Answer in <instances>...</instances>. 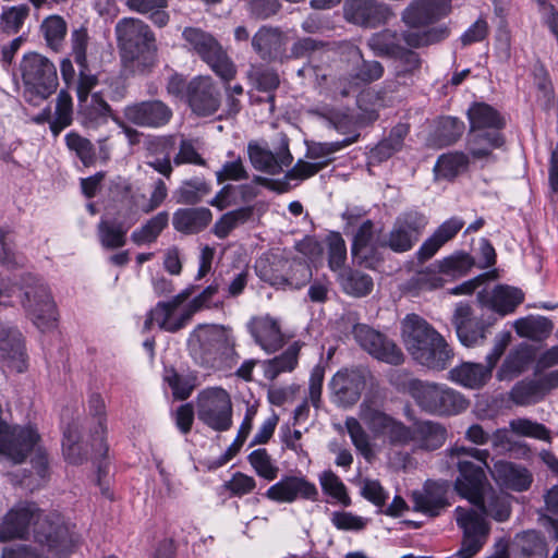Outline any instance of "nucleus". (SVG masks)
<instances>
[{"label": "nucleus", "instance_id": "23", "mask_svg": "<svg viewBox=\"0 0 558 558\" xmlns=\"http://www.w3.org/2000/svg\"><path fill=\"white\" fill-rule=\"evenodd\" d=\"M266 497L276 502H293L298 497L316 500L318 490L313 483L304 477L286 476L270 486Z\"/></svg>", "mask_w": 558, "mask_h": 558}, {"label": "nucleus", "instance_id": "26", "mask_svg": "<svg viewBox=\"0 0 558 558\" xmlns=\"http://www.w3.org/2000/svg\"><path fill=\"white\" fill-rule=\"evenodd\" d=\"M180 306L172 301L158 302L147 314L144 322V330L148 331L156 324L161 330L167 332H178L186 325V318L183 310L179 313Z\"/></svg>", "mask_w": 558, "mask_h": 558}, {"label": "nucleus", "instance_id": "61", "mask_svg": "<svg viewBox=\"0 0 558 558\" xmlns=\"http://www.w3.org/2000/svg\"><path fill=\"white\" fill-rule=\"evenodd\" d=\"M464 131V123L457 118L447 117L440 120L436 138L440 146H449L456 143Z\"/></svg>", "mask_w": 558, "mask_h": 558}, {"label": "nucleus", "instance_id": "17", "mask_svg": "<svg viewBox=\"0 0 558 558\" xmlns=\"http://www.w3.org/2000/svg\"><path fill=\"white\" fill-rule=\"evenodd\" d=\"M368 375L364 368H344L337 372L329 383L333 402L343 408L355 404L366 386Z\"/></svg>", "mask_w": 558, "mask_h": 558}, {"label": "nucleus", "instance_id": "4", "mask_svg": "<svg viewBox=\"0 0 558 558\" xmlns=\"http://www.w3.org/2000/svg\"><path fill=\"white\" fill-rule=\"evenodd\" d=\"M116 36L124 61L134 71L148 72L156 63V38L149 26L134 17H124L116 25Z\"/></svg>", "mask_w": 558, "mask_h": 558}, {"label": "nucleus", "instance_id": "22", "mask_svg": "<svg viewBox=\"0 0 558 558\" xmlns=\"http://www.w3.org/2000/svg\"><path fill=\"white\" fill-rule=\"evenodd\" d=\"M118 118L113 114L111 106L105 100L100 93H93L90 98L81 99L77 102L76 119L86 130H98L111 119Z\"/></svg>", "mask_w": 558, "mask_h": 558}, {"label": "nucleus", "instance_id": "28", "mask_svg": "<svg viewBox=\"0 0 558 558\" xmlns=\"http://www.w3.org/2000/svg\"><path fill=\"white\" fill-rule=\"evenodd\" d=\"M213 219V213L207 207H185L173 213V228L184 234H197L205 230Z\"/></svg>", "mask_w": 558, "mask_h": 558}, {"label": "nucleus", "instance_id": "62", "mask_svg": "<svg viewBox=\"0 0 558 558\" xmlns=\"http://www.w3.org/2000/svg\"><path fill=\"white\" fill-rule=\"evenodd\" d=\"M510 430L515 435L531 437L539 440H549V430L545 425L529 418H515L509 423Z\"/></svg>", "mask_w": 558, "mask_h": 558}, {"label": "nucleus", "instance_id": "43", "mask_svg": "<svg viewBox=\"0 0 558 558\" xmlns=\"http://www.w3.org/2000/svg\"><path fill=\"white\" fill-rule=\"evenodd\" d=\"M289 267V259L272 255L267 258H259L255 264L256 275L264 282L272 287L284 288V271Z\"/></svg>", "mask_w": 558, "mask_h": 558}, {"label": "nucleus", "instance_id": "20", "mask_svg": "<svg viewBox=\"0 0 558 558\" xmlns=\"http://www.w3.org/2000/svg\"><path fill=\"white\" fill-rule=\"evenodd\" d=\"M451 0H413L402 12V22L411 28L437 23L451 12Z\"/></svg>", "mask_w": 558, "mask_h": 558}, {"label": "nucleus", "instance_id": "40", "mask_svg": "<svg viewBox=\"0 0 558 558\" xmlns=\"http://www.w3.org/2000/svg\"><path fill=\"white\" fill-rule=\"evenodd\" d=\"M413 441L425 450L440 448L447 438V429L440 423L433 421L418 422L412 428Z\"/></svg>", "mask_w": 558, "mask_h": 558}, {"label": "nucleus", "instance_id": "53", "mask_svg": "<svg viewBox=\"0 0 558 558\" xmlns=\"http://www.w3.org/2000/svg\"><path fill=\"white\" fill-rule=\"evenodd\" d=\"M544 396V387L539 380H521L510 391L511 400L519 405L535 403Z\"/></svg>", "mask_w": 558, "mask_h": 558}, {"label": "nucleus", "instance_id": "31", "mask_svg": "<svg viewBox=\"0 0 558 558\" xmlns=\"http://www.w3.org/2000/svg\"><path fill=\"white\" fill-rule=\"evenodd\" d=\"M492 373L487 363L463 362L449 371V379L469 389H480L492 378Z\"/></svg>", "mask_w": 558, "mask_h": 558}, {"label": "nucleus", "instance_id": "50", "mask_svg": "<svg viewBox=\"0 0 558 558\" xmlns=\"http://www.w3.org/2000/svg\"><path fill=\"white\" fill-rule=\"evenodd\" d=\"M447 26L432 27L423 32L405 31L400 34L401 43L404 41L411 48H422L446 39L449 36Z\"/></svg>", "mask_w": 558, "mask_h": 558}, {"label": "nucleus", "instance_id": "3", "mask_svg": "<svg viewBox=\"0 0 558 558\" xmlns=\"http://www.w3.org/2000/svg\"><path fill=\"white\" fill-rule=\"evenodd\" d=\"M402 338L412 357L430 369L442 371L453 359L446 339L416 314H409L402 320Z\"/></svg>", "mask_w": 558, "mask_h": 558}, {"label": "nucleus", "instance_id": "56", "mask_svg": "<svg viewBox=\"0 0 558 558\" xmlns=\"http://www.w3.org/2000/svg\"><path fill=\"white\" fill-rule=\"evenodd\" d=\"M319 483L324 494L336 499L344 507H349L351 505V498L348 495L345 485L332 471H324L319 475Z\"/></svg>", "mask_w": 558, "mask_h": 558}, {"label": "nucleus", "instance_id": "37", "mask_svg": "<svg viewBox=\"0 0 558 558\" xmlns=\"http://www.w3.org/2000/svg\"><path fill=\"white\" fill-rule=\"evenodd\" d=\"M393 59L400 62V68L396 72L397 81H387L385 82L383 89L380 93H393L397 89V84L402 81L403 84H409L408 81L412 82V77L420 72L422 65V59L420 54L413 50L407 49L402 47L400 50V54L396 56Z\"/></svg>", "mask_w": 558, "mask_h": 558}, {"label": "nucleus", "instance_id": "6", "mask_svg": "<svg viewBox=\"0 0 558 558\" xmlns=\"http://www.w3.org/2000/svg\"><path fill=\"white\" fill-rule=\"evenodd\" d=\"M234 347L230 330L223 326L198 325L189 336L187 349L194 362L211 368Z\"/></svg>", "mask_w": 558, "mask_h": 558}, {"label": "nucleus", "instance_id": "18", "mask_svg": "<svg viewBox=\"0 0 558 558\" xmlns=\"http://www.w3.org/2000/svg\"><path fill=\"white\" fill-rule=\"evenodd\" d=\"M247 153L250 161L256 170L271 175L280 173L283 167H289L293 161L289 149V140L286 135L280 137L276 151L251 142L247 145Z\"/></svg>", "mask_w": 558, "mask_h": 558}, {"label": "nucleus", "instance_id": "19", "mask_svg": "<svg viewBox=\"0 0 558 558\" xmlns=\"http://www.w3.org/2000/svg\"><path fill=\"white\" fill-rule=\"evenodd\" d=\"M379 247L381 246L377 239L374 222L369 219L363 221L353 236L351 245L353 259L361 266L374 269L384 259Z\"/></svg>", "mask_w": 558, "mask_h": 558}, {"label": "nucleus", "instance_id": "64", "mask_svg": "<svg viewBox=\"0 0 558 558\" xmlns=\"http://www.w3.org/2000/svg\"><path fill=\"white\" fill-rule=\"evenodd\" d=\"M29 9L26 5L11 7L0 14V31L7 34L17 33L25 19L28 16Z\"/></svg>", "mask_w": 558, "mask_h": 558}, {"label": "nucleus", "instance_id": "14", "mask_svg": "<svg viewBox=\"0 0 558 558\" xmlns=\"http://www.w3.org/2000/svg\"><path fill=\"white\" fill-rule=\"evenodd\" d=\"M123 118L143 129H160L172 119V109L159 99L134 101L123 108Z\"/></svg>", "mask_w": 558, "mask_h": 558}, {"label": "nucleus", "instance_id": "49", "mask_svg": "<svg viewBox=\"0 0 558 558\" xmlns=\"http://www.w3.org/2000/svg\"><path fill=\"white\" fill-rule=\"evenodd\" d=\"M254 208L252 206L240 207L223 214L214 225L213 233L218 239H226L232 230L252 219Z\"/></svg>", "mask_w": 558, "mask_h": 558}, {"label": "nucleus", "instance_id": "9", "mask_svg": "<svg viewBox=\"0 0 558 558\" xmlns=\"http://www.w3.org/2000/svg\"><path fill=\"white\" fill-rule=\"evenodd\" d=\"M197 418L215 432H227L232 426V401L227 390L209 387L196 399Z\"/></svg>", "mask_w": 558, "mask_h": 558}, {"label": "nucleus", "instance_id": "13", "mask_svg": "<svg viewBox=\"0 0 558 558\" xmlns=\"http://www.w3.org/2000/svg\"><path fill=\"white\" fill-rule=\"evenodd\" d=\"M493 324L494 320L490 318L475 316L472 307L465 303L458 304L452 315V325L457 337L460 343L466 348L483 345Z\"/></svg>", "mask_w": 558, "mask_h": 558}, {"label": "nucleus", "instance_id": "55", "mask_svg": "<svg viewBox=\"0 0 558 558\" xmlns=\"http://www.w3.org/2000/svg\"><path fill=\"white\" fill-rule=\"evenodd\" d=\"M328 266L332 271H343L347 262V244L339 232L331 231L326 236Z\"/></svg>", "mask_w": 558, "mask_h": 558}, {"label": "nucleus", "instance_id": "16", "mask_svg": "<svg viewBox=\"0 0 558 558\" xmlns=\"http://www.w3.org/2000/svg\"><path fill=\"white\" fill-rule=\"evenodd\" d=\"M186 101L198 117L215 114L221 105V93L210 76H196L186 86Z\"/></svg>", "mask_w": 558, "mask_h": 558}, {"label": "nucleus", "instance_id": "39", "mask_svg": "<svg viewBox=\"0 0 558 558\" xmlns=\"http://www.w3.org/2000/svg\"><path fill=\"white\" fill-rule=\"evenodd\" d=\"M211 192L210 183L203 177H193L183 180L173 191L177 204L195 206Z\"/></svg>", "mask_w": 558, "mask_h": 558}, {"label": "nucleus", "instance_id": "45", "mask_svg": "<svg viewBox=\"0 0 558 558\" xmlns=\"http://www.w3.org/2000/svg\"><path fill=\"white\" fill-rule=\"evenodd\" d=\"M475 265L474 258L465 252H456L441 260L430 265L434 274H441L447 277L458 278L466 275Z\"/></svg>", "mask_w": 558, "mask_h": 558}, {"label": "nucleus", "instance_id": "63", "mask_svg": "<svg viewBox=\"0 0 558 558\" xmlns=\"http://www.w3.org/2000/svg\"><path fill=\"white\" fill-rule=\"evenodd\" d=\"M248 462L260 477L272 481L277 477L279 469L272 463L270 456L264 448L252 451Z\"/></svg>", "mask_w": 558, "mask_h": 558}, {"label": "nucleus", "instance_id": "57", "mask_svg": "<svg viewBox=\"0 0 558 558\" xmlns=\"http://www.w3.org/2000/svg\"><path fill=\"white\" fill-rule=\"evenodd\" d=\"M68 148L75 153L85 167H89L96 161V151L93 143L75 132L65 135Z\"/></svg>", "mask_w": 558, "mask_h": 558}, {"label": "nucleus", "instance_id": "27", "mask_svg": "<svg viewBox=\"0 0 558 558\" xmlns=\"http://www.w3.org/2000/svg\"><path fill=\"white\" fill-rule=\"evenodd\" d=\"M448 488V482L427 481L423 492L413 493V509L429 517L438 515L449 505Z\"/></svg>", "mask_w": 558, "mask_h": 558}, {"label": "nucleus", "instance_id": "25", "mask_svg": "<svg viewBox=\"0 0 558 558\" xmlns=\"http://www.w3.org/2000/svg\"><path fill=\"white\" fill-rule=\"evenodd\" d=\"M0 351L9 367L17 373L27 368L26 353L22 333L8 323L0 322Z\"/></svg>", "mask_w": 558, "mask_h": 558}, {"label": "nucleus", "instance_id": "2", "mask_svg": "<svg viewBox=\"0 0 558 558\" xmlns=\"http://www.w3.org/2000/svg\"><path fill=\"white\" fill-rule=\"evenodd\" d=\"M34 526V539L54 555L62 557L73 547V538L59 515L43 517L34 502L21 501L12 507L0 522V542L27 539Z\"/></svg>", "mask_w": 558, "mask_h": 558}, {"label": "nucleus", "instance_id": "51", "mask_svg": "<svg viewBox=\"0 0 558 558\" xmlns=\"http://www.w3.org/2000/svg\"><path fill=\"white\" fill-rule=\"evenodd\" d=\"M169 223V213L160 211L133 231L131 239L137 244L153 243Z\"/></svg>", "mask_w": 558, "mask_h": 558}, {"label": "nucleus", "instance_id": "42", "mask_svg": "<svg viewBox=\"0 0 558 558\" xmlns=\"http://www.w3.org/2000/svg\"><path fill=\"white\" fill-rule=\"evenodd\" d=\"M366 45L376 57L392 59L400 54V50L403 47L400 34L390 28L373 33L368 37Z\"/></svg>", "mask_w": 558, "mask_h": 558}, {"label": "nucleus", "instance_id": "30", "mask_svg": "<svg viewBox=\"0 0 558 558\" xmlns=\"http://www.w3.org/2000/svg\"><path fill=\"white\" fill-rule=\"evenodd\" d=\"M463 226L464 221L458 217H451L442 222L436 231L423 242L416 252L417 259L425 262L432 258L445 243L456 236Z\"/></svg>", "mask_w": 558, "mask_h": 558}, {"label": "nucleus", "instance_id": "15", "mask_svg": "<svg viewBox=\"0 0 558 558\" xmlns=\"http://www.w3.org/2000/svg\"><path fill=\"white\" fill-rule=\"evenodd\" d=\"M342 10L348 23L363 28H376L392 16L390 7L380 0H345Z\"/></svg>", "mask_w": 558, "mask_h": 558}, {"label": "nucleus", "instance_id": "21", "mask_svg": "<svg viewBox=\"0 0 558 558\" xmlns=\"http://www.w3.org/2000/svg\"><path fill=\"white\" fill-rule=\"evenodd\" d=\"M286 44V34L271 25H262L251 39L253 51L267 62H287Z\"/></svg>", "mask_w": 558, "mask_h": 558}, {"label": "nucleus", "instance_id": "35", "mask_svg": "<svg viewBox=\"0 0 558 558\" xmlns=\"http://www.w3.org/2000/svg\"><path fill=\"white\" fill-rule=\"evenodd\" d=\"M383 400L377 397L366 396L360 405V418L368 429L377 437H380L388 425L395 418L381 409Z\"/></svg>", "mask_w": 558, "mask_h": 558}, {"label": "nucleus", "instance_id": "33", "mask_svg": "<svg viewBox=\"0 0 558 558\" xmlns=\"http://www.w3.org/2000/svg\"><path fill=\"white\" fill-rule=\"evenodd\" d=\"M329 160L319 162H307L302 159L298 160L296 163L286 173L283 181H272L270 179L256 175L254 182L269 186L280 193L287 192L290 187V181L296 180L302 181L315 175L322 169L328 165Z\"/></svg>", "mask_w": 558, "mask_h": 558}, {"label": "nucleus", "instance_id": "7", "mask_svg": "<svg viewBox=\"0 0 558 558\" xmlns=\"http://www.w3.org/2000/svg\"><path fill=\"white\" fill-rule=\"evenodd\" d=\"M24 83V98L37 106L58 88L57 68L52 61L38 52L24 54L20 64Z\"/></svg>", "mask_w": 558, "mask_h": 558}, {"label": "nucleus", "instance_id": "24", "mask_svg": "<svg viewBox=\"0 0 558 558\" xmlns=\"http://www.w3.org/2000/svg\"><path fill=\"white\" fill-rule=\"evenodd\" d=\"M362 62L354 69L352 73L339 77L336 88L342 97H348L352 92L361 85L371 84L384 76V65L376 60H365L360 49H356Z\"/></svg>", "mask_w": 558, "mask_h": 558}, {"label": "nucleus", "instance_id": "60", "mask_svg": "<svg viewBox=\"0 0 558 558\" xmlns=\"http://www.w3.org/2000/svg\"><path fill=\"white\" fill-rule=\"evenodd\" d=\"M89 34L85 26L74 28L70 35L71 51L70 56L73 58L77 66H85L88 64L87 48L89 45Z\"/></svg>", "mask_w": 558, "mask_h": 558}, {"label": "nucleus", "instance_id": "54", "mask_svg": "<svg viewBox=\"0 0 558 558\" xmlns=\"http://www.w3.org/2000/svg\"><path fill=\"white\" fill-rule=\"evenodd\" d=\"M341 286L345 293L364 296L373 289V279L359 270H345L340 274Z\"/></svg>", "mask_w": 558, "mask_h": 558}, {"label": "nucleus", "instance_id": "11", "mask_svg": "<svg viewBox=\"0 0 558 558\" xmlns=\"http://www.w3.org/2000/svg\"><path fill=\"white\" fill-rule=\"evenodd\" d=\"M427 225L426 217L415 210L400 214L389 231L387 239L380 242L381 247H388L395 253H404L416 244Z\"/></svg>", "mask_w": 558, "mask_h": 558}, {"label": "nucleus", "instance_id": "44", "mask_svg": "<svg viewBox=\"0 0 558 558\" xmlns=\"http://www.w3.org/2000/svg\"><path fill=\"white\" fill-rule=\"evenodd\" d=\"M456 519L457 524L463 530V536L486 542L489 526L477 511L458 507Z\"/></svg>", "mask_w": 558, "mask_h": 558}, {"label": "nucleus", "instance_id": "8", "mask_svg": "<svg viewBox=\"0 0 558 558\" xmlns=\"http://www.w3.org/2000/svg\"><path fill=\"white\" fill-rule=\"evenodd\" d=\"M182 36L189 47L206 62L226 83L234 78L236 69L219 41L209 33L197 28H184Z\"/></svg>", "mask_w": 558, "mask_h": 558}, {"label": "nucleus", "instance_id": "12", "mask_svg": "<svg viewBox=\"0 0 558 558\" xmlns=\"http://www.w3.org/2000/svg\"><path fill=\"white\" fill-rule=\"evenodd\" d=\"M352 335L360 347L376 360L400 365L404 361L401 349L386 335L375 330L366 324H355Z\"/></svg>", "mask_w": 558, "mask_h": 558}, {"label": "nucleus", "instance_id": "46", "mask_svg": "<svg viewBox=\"0 0 558 558\" xmlns=\"http://www.w3.org/2000/svg\"><path fill=\"white\" fill-rule=\"evenodd\" d=\"M129 227L114 219L101 218L97 226L100 244L107 250L122 247L126 242Z\"/></svg>", "mask_w": 558, "mask_h": 558}, {"label": "nucleus", "instance_id": "41", "mask_svg": "<svg viewBox=\"0 0 558 558\" xmlns=\"http://www.w3.org/2000/svg\"><path fill=\"white\" fill-rule=\"evenodd\" d=\"M505 144L500 132L493 130L488 132H469L468 150L474 159H484L492 156L496 148Z\"/></svg>", "mask_w": 558, "mask_h": 558}, {"label": "nucleus", "instance_id": "29", "mask_svg": "<svg viewBox=\"0 0 558 558\" xmlns=\"http://www.w3.org/2000/svg\"><path fill=\"white\" fill-rule=\"evenodd\" d=\"M490 471L493 477L506 487L515 490H526L532 483L531 473L522 465L499 460L495 462Z\"/></svg>", "mask_w": 558, "mask_h": 558}, {"label": "nucleus", "instance_id": "59", "mask_svg": "<svg viewBox=\"0 0 558 558\" xmlns=\"http://www.w3.org/2000/svg\"><path fill=\"white\" fill-rule=\"evenodd\" d=\"M469 163V157L461 151L441 155L435 166V171L445 178L456 177Z\"/></svg>", "mask_w": 558, "mask_h": 558}, {"label": "nucleus", "instance_id": "34", "mask_svg": "<svg viewBox=\"0 0 558 558\" xmlns=\"http://www.w3.org/2000/svg\"><path fill=\"white\" fill-rule=\"evenodd\" d=\"M88 412L97 421V426L92 435V458L98 461L100 458H105L108 452V446L104 437L106 433V405L100 395L93 393L89 397Z\"/></svg>", "mask_w": 558, "mask_h": 558}, {"label": "nucleus", "instance_id": "32", "mask_svg": "<svg viewBox=\"0 0 558 558\" xmlns=\"http://www.w3.org/2000/svg\"><path fill=\"white\" fill-rule=\"evenodd\" d=\"M248 327L256 343L266 352H275L282 347L283 336L274 318L269 316L255 318Z\"/></svg>", "mask_w": 558, "mask_h": 558}, {"label": "nucleus", "instance_id": "38", "mask_svg": "<svg viewBox=\"0 0 558 558\" xmlns=\"http://www.w3.org/2000/svg\"><path fill=\"white\" fill-rule=\"evenodd\" d=\"M470 132H488L500 130L505 121L497 110L484 102H475L469 110Z\"/></svg>", "mask_w": 558, "mask_h": 558}, {"label": "nucleus", "instance_id": "10", "mask_svg": "<svg viewBox=\"0 0 558 558\" xmlns=\"http://www.w3.org/2000/svg\"><path fill=\"white\" fill-rule=\"evenodd\" d=\"M22 304L38 329L46 330L53 327L57 320L56 304L48 287L40 279L32 276L25 279Z\"/></svg>", "mask_w": 558, "mask_h": 558}, {"label": "nucleus", "instance_id": "1", "mask_svg": "<svg viewBox=\"0 0 558 558\" xmlns=\"http://www.w3.org/2000/svg\"><path fill=\"white\" fill-rule=\"evenodd\" d=\"M489 456L486 449L456 444L445 451L444 463L448 470L459 472L454 481L456 492L476 506L483 514L502 522L510 515L509 506L498 498L488 502L484 498Z\"/></svg>", "mask_w": 558, "mask_h": 558}, {"label": "nucleus", "instance_id": "52", "mask_svg": "<svg viewBox=\"0 0 558 558\" xmlns=\"http://www.w3.org/2000/svg\"><path fill=\"white\" fill-rule=\"evenodd\" d=\"M553 327L551 320L546 317L521 318L515 322L517 333L534 341L546 339L550 335Z\"/></svg>", "mask_w": 558, "mask_h": 558}, {"label": "nucleus", "instance_id": "47", "mask_svg": "<svg viewBox=\"0 0 558 558\" xmlns=\"http://www.w3.org/2000/svg\"><path fill=\"white\" fill-rule=\"evenodd\" d=\"M40 32L46 45L54 52L62 51L65 36L68 34V24L65 20L57 14L44 19L40 24Z\"/></svg>", "mask_w": 558, "mask_h": 558}, {"label": "nucleus", "instance_id": "36", "mask_svg": "<svg viewBox=\"0 0 558 558\" xmlns=\"http://www.w3.org/2000/svg\"><path fill=\"white\" fill-rule=\"evenodd\" d=\"M524 293L515 287L498 284L484 301L495 313L505 316L514 312L523 302Z\"/></svg>", "mask_w": 558, "mask_h": 558}, {"label": "nucleus", "instance_id": "48", "mask_svg": "<svg viewBox=\"0 0 558 558\" xmlns=\"http://www.w3.org/2000/svg\"><path fill=\"white\" fill-rule=\"evenodd\" d=\"M300 347L296 342L291 344L282 354L263 363L264 376L275 380L281 373L291 372L298 364Z\"/></svg>", "mask_w": 558, "mask_h": 558}, {"label": "nucleus", "instance_id": "5", "mask_svg": "<svg viewBox=\"0 0 558 558\" xmlns=\"http://www.w3.org/2000/svg\"><path fill=\"white\" fill-rule=\"evenodd\" d=\"M408 389L416 405L434 416H454L464 412L470 404L463 393L445 384L412 379Z\"/></svg>", "mask_w": 558, "mask_h": 558}, {"label": "nucleus", "instance_id": "58", "mask_svg": "<svg viewBox=\"0 0 558 558\" xmlns=\"http://www.w3.org/2000/svg\"><path fill=\"white\" fill-rule=\"evenodd\" d=\"M284 288L301 289L312 278V270L308 264L301 259H289V267L284 271Z\"/></svg>", "mask_w": 558, "mask_h": 558}]
</instances>
